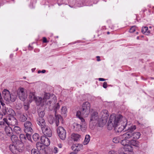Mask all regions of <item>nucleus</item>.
Wrapping results in <instances>:
<instances>
[{"label": "nucleus", "instance_id": "obj_1", "mask_svg": "<svg viewBox=\"0 0 154 154\" xmlns=\"http://www.w3.org/2000/svg\"><path fill=\"white\" fill-rule=\"evenodd\" d=\"M123 118L121 115L116 116L115 114H112L109 117V120L108 123L107 128L109 130H111L120 122H122Z\"/></svg>", "mask_w": 154, "mask_h": 154}, {"label": "nucleus", "instance_id": "obj_2", "mask_svg": "<svg viewBox=\"0 0 154 154\" xmlns=\"http://www.w3.org/2000/svg\"><path fill=\"white\" fill-rule=\"evenodd\" d=\"M98 113L97 112H92L90 115V127L93 129L97 123H98L100 127V124L102 125L100 119L99 118Z\"/></svg>", "mask_w": 154, "mask_h": 154}, {"label": "nucleus", "instance_id": "obj_3", "mask_svg": "<svg viewBox=\"0 0 154 154\" xmlns=\"http://www.w3.org/2000/svg\"><path fill=\"white\" fill-rule=\"evenodd\" d=\"M24 131L26 133V136L29 140L31 142L30 140V136L29 134L27 133H31L33 131L32 128V125L31 122L29 121H26L24 124Z\"/></svg>", "mask_w": 154, "mask_h": 154}, {"label": "nucleus", "instance_id": "obj_4", "mask_svg": "<svg viewBox=\"0 0 154 154\" xmlns=\"http://www.w3.org/2000/svg\"><path fill=\"white\" fill-rule=\"evenodd\" d=\"M100 119H101L100 120L102 125L100 124V127H103L106 122L109 116L107 110L104 109L102 110L99 114Z\"/></svg>", "mask_w": 154, "mask_h": 154}, {"label": "nucleus", "instance_id": "obj_5", "mask_svg": "<svg viewBox=\"0 0 154 154\" xmlns=\"http://www.w3.org/2000/svg\"><path fill=\"white\" fill-rule=\"evenodd\" d=\"M140 133L138 132H127L125 133V135H123V137L125 139L130 138L137 140L140 138Z\"/></svg>", "mask_w": 154, "mask_h": 154}, {"label": "nucleus", "instance_id": "obj_6", "mask_svg": "<svg viewBox=\"0 0 154 154\" xmlns=\"http://www.w3.org/2000/svg\"><path fill=\"white\" fill-rule=\"evenodd\" d=\"M29 97L30 102H31L33 100H35L38 105H40L41 103H43L42 98L38 97H36L34 92H30Z\"/></svg>", "mask_w": 154, "mask_h": 154}, {"label": "nucleus", "instance_id": "obj_7", "mask_svg": "<svg viewBox=\"0 0 154 154\" xmlns=\"http://www.w3.org/2000/svg\"><path fill=\"white\" fill-rule=\"evenodd\" d=\"M50 99H52L51 101L52 103H54L56 100V97L53 94H50L49 93H45L43 99L42 98V103H41V106H43L45 104V102H47V100H49Z\"/></svg>", "mask_w": 154, "mask_h": 154}, {"label": "nucleus", "instance_id": "obj_8", "mask_svg": "<svg viewBox=\"0 0 154 154\" xmlns=\"http://www.w3.org/2000/svg\"><path fill=\"white\" fill-rule=\"evenodd\" d=\"M23 143L16 144L15 143H12L9 146L10 150L12 152H15V150H17L19 152H21L23 149Z\"/></svg>", "mask_w": 154, "mask_h": 154}, {"label": "nucleus", "instance_id": "obj_9", "mask_svg": "<svg viewBox=\"0 0 154 154\" xmlns=\"http://www.w3.org/2000/svg\"><path fill=\"white\" fill-rule=\"evenodd\" d=\"M91 108L90 103L87 102L84 103L81 108L82 113L84 115H87L89 112Z\"/></svg>", "mask_w": 154, "mask_h": 154}, {"label": "nucleus", "instance_id": "obj_10", "mask_svg": "<svg viewBox=\"0 0 154 154\" xmlns=\"http://www.w3.org/2000/svg\"><path fill=\"white\" fill-rule=\"evenodd\" d=\"M122 122H120L114 128L115 130L116 131L118 132H120L126 127V120L125 118H123L122 119Z\"/></svg>", "mask_w": 154, "mask_h": 154}, {"label": "nucleus", "instance_id": "obj_11", "mask_svg": "<svg viewBox=\"0 0 154 154\" xmlns=\"http://www.w3.org/2000/svg\"><path fill=\"white\" fill-rule=\"evenodd\" d=\"M18 97L21 100L24 101L27 97V91L23 88H20L18 90Z\"/></svg>", "mask_w": 154, "mask_h": 154}, {"label": "nucleus", "instance_id": "obj_12", "mask_svg": "<svg viewBox=\"0 0 154 154\" xmlns=\"http://www.w3.org/2000/svg\"><path fill=\"white\" fill-rule=\"evenodd\" d=\"M58 135L60 139L64 140L66 137V132L65 129L62 127L59 126L57 129Z\"/></svg>", "mask_w": 154, "mask_h": 154}, {"label": "nucleus", "instance_id": "obj_13", "mask_svg": "<svg viewBox=\"0 0 154 154\" xmlns=\"http://www.w3.org/2000/svg\"><path fill=\"white\" fill-rule=\"evenodd\" d=\"M3 120L8 125L14 126L17 124V121L16 119L13 116L9 117L8 120L4 118Z\"/></svg>", "mask_w": 154, "mask_h": 154}, {"label": "nucleus", "instance_id": "obj_14", "mask_svg": "<svg viewBox=\"0 0 154 154\" xmlns=\"http://www.w3.org/2000/svg\"><path fill=\"white\" fill-rule=\"evenodd\" d=\"M43 134L45 136L51 137L52 135V132L50 128L47 125L41 129Z\"/></svg>", "mask_w": 154, "mask_h": 154}, {"label": "nucleus", "instance_id": "obj_15", "mask_svg": "<svg viewBox=\"0 0 154 154\" xmlns=\"http://www.w3.org/2000/svg\"><path fill=\"white\" fill-rule=\"evenodd\" d=\"M11 95L9 91L5 89L2 92V95L4 100L8 102H10Z\"/></svg>", "mask_w": 154, "mask_h": 154}, {"label": "nucleus", "instance_id": "obj_16", "mask_svg": "<svg viewBox=\"0 0 154 154\" xmlns=\"http://www.w3.org/2000/svg\"><path fill=\"white\" fill-rule=\"evenodd\" d=\"M37 123L40 126L41 129L46 126L45 120L42 118L38 117L37 120Z\"/></svg>", "mask_w": 154, "mask_h": 154}, {"label": "nucleus", "instance_id": "obj_17", "mask_svg": "<svg viewBox=\"0 0 154 154\" xmlns=\"http://www.w3.org/2000/svg\"><path fill=\"white\" fill-rule=\"evenodd\" d=\"M83 145L81 144H76L73 145L72 149L73 150L76 152L80 151L82 149Z\"/></svg>", "mask_w": 154, "mask_h": 154}, {"label": "nucleus", "instance_id": "obj_18", "mask_svg": "<svg viewBox=\"0 0 154 154\" xmlns=\"http://www.w3.org/2000/svg\"><path fill=\"white\" fill-rule=\"evenodd\" d=\"M42 143L45 146H47L50 144V141L49 139L45 136H42L41 138Z\"/></svg>", "mask_w": 154, "mask_h": 154}, {"label": "nucleus", "instance_id": "obj_19", "mask_svg": "<svg viewBox=\"0 0 154 154\" xmlns=\"http://www.w3.org/2000/svg\"><path fill=\"white\" fill-rule=\"evenodd\" d=\"M11 139L12 142V143L18 144L19 143H23L19 140L18 138V137L15 135H13L11 137Z\"/></svg>", "mask_w": 154, "mask_h": 154}, {"label": "nucleus", "instance_id": "obj_20", "mask_svg": "<svg viewBox=\"0 0 154 154\" xmlns=\"http://www.w3.org/2000/svg\"><path fill=\"white\" fill-rule=\"evenodd\" d=\"M125 134V133L122 135H120V137L121 138V139H122L120 143L122 145L124 146H126L128 145L129 143V141L127 139H129L130 138H124L123 137V136Z\"/></svg>", "mask_w": 154, "mask_h": 154}, {"label": "nucleus", "instance_id": "obj_21", "mask_svg": "<svg viewBox=\"0 0 154 154\" xmlns=\"http://www.w3.org/2000/svg\"><path fill=\"white\" fill-rule=\"evenodd\" d=\"M5 131L6 134L8 136H11L12 130L11 128L9 125L6 126L5 128Z\"/></svg>", "mask_w": 154, "mask_h": 154}, {"label": "nucleus", "instance_id": "obj_22", "mask_svg": "<svg viewBox=\"0 0 154 154\" xmlns=\"http://www.w3.org/2000/svg\"><path fill=\"white\" fill-rule=\"evenodd\" d=\"M80 135L79 134L75 133H72L71 136V137L74 141H77L79 140Z\"/></svg>", "mask_w": 154, "mask_h": 154}, {"label": "nucleus", "instance_id": "obj_23", "mask_svg": "<svg viewBox=\"0 0 154 154\" xmlns=\"http://www.w3.org/2000/svg\"><path fill=\"white\" fill-rule=\"evenodd\" d=\"M52 101V99H50L48 100L47 102H45V103H46V104L49 107V108L50 109H52V107L55 104V103L57 102V97H56V100L55 101L54 103H52L51 101Z\"/></svg>", "mask_w": 154, "mask_h": 154}, {"label": "nucleus", "instance_id": "obj_24", "mask_svg": "<svg viewBox=\"0 0 154 154\" xmlns=\"http://www.w3.org/2000/svg\"><path fill=\"white\" fill-rule=\"evenodd\" d=\"M81 125H80L76 122L73 123L72 125L73 129L75 131H78L81 128Z\"/></svg>", "mask_w": 154, "mask_h": 154}, {"label": "nucleus", "instance_id": "obj_25", "mask_svg": "<svg viewBox=\"0 0 154 154\" xmlns=\"http://www.w3.org/2000/svg\"><path fill=\"white\" fill-rule=\"evenodd\" d=\"M129 143L132 145L135 146L137 147L139 146V142L136 140H129Z\"/></svg>", "mask_w": 154, "mask_h": 154}, {"label": "nucleus", "instance_id": "obj_26", "mask_svg": "<svg viewBox=\"0 0 154 154\" xmlns=\"http://www.w3.org/2000/svg\"><path fill=\"white\" fill-rule=\"evenodd\" d=\"M36 147L39 150H43L44 149H45V145H44L42 143H40L38 142L36 144Z\"/></svg>", "mask_w": 154, "mask_h": 154}, {"label": "nucleus", "instance_id": "obj_27", "mask_svg": "<svg viewBox=\"0 0 154 154\" xmlns=\"http://www.w3.org/2000/svg\"><path fill=\"white\" fill-rule=\"evenodd\" d=\"M126 127H127V129L129 131L128 132H133V131L136 129V126L135 125H132L131 126H130L129 125H128L126 123V125L125 126Z\"/></svg>", "mask_w": 154, "mask_h": 154}, {"label": "nucleus", "instance_id": "obj_28", "mask_svg": "<svg viewBox=\"0 0 154 154\" xmlns=\"http://www.w3.org/2000/svg\"><path fill=\"white\" fill-rule=\"evenodd\" d=\"M17 98V95L15 93H13L11 94L10 97V101L12 102H14Z\"/></svg>", "mask_w": 154, "mask_h": 154}, {"label": "nucleus", "instance_id": "obj_29", "mask_svg": "<svg viewBox=\"0 0 154 154\" xmlns=\"http://www.w3.org/2000/svg\"><path fill=\"white\" fill-rule=\"evenodd\" d=\"M90 137L89 135H86L85 136V140L83 142L84 144L85 145L87 144L90 140Z\"/></svg>", "mask_w": 154, "mask_h": 154}, {"label": "nucleus", "instance_id": "obj_30", "mask_svg": "<svg viewBox=\"0 0 154 154\" xmlns=\"http://www.w3.org/2000/svg\"><path fill=\"white\" fill-rule=\"evenodd\" d=\"M6 111L7 114L10 115L11 116H13L14 114V111L11 109H7L6 110Z\"/></svg>", "mask_w": 154, "mask_h": 154}, {"label": "nucleus", "instance_id": "obj_31", "mask_svg": "<svg viewBox=\"0 0 154 154\" xmlns=\"http://www.w3.org/2000/svg\"><path fill=\"white\" fill-rule=\"evenodd\" d=\"M142 32L143 34L145 33L146 35H148L150 33V31L148 30V27L146 26L142 28Z\"/></svg>", "mask_w": 154, "mask_h": 154}, {"label": "nucleus", "instance_id": "obj_32", "mask_svg": "<svg viewBox=\"0 0 154 154\" xmlns=\"http://www.w3.org/2000/svg\"><path fill=\"white\" fill-rule=\"evenodd\" d=\"M124 149L126 151L128 152H132L133 150V147L130 145L129 144L126 146H125Z\"/></svg>", "mask_w": 154, "mask_h": 154}, {"label": "nucleus", "instance_id": "obj_33", "mask_svg": "<svg viewBox=\"0 0 154 154\" xmlns=\"http://www.w3.org/2000/svg\"><path fill=\"white\" fill-rule=\"evenodd\" d=\"M121 139L120 136L119 137H115L113 139L112 141L115 143H117L119 142Z\"/></svg>", "mask_w": 154, "mask_h": 154}, {"label": "nucleus", "instance_id": "obj_34", "mask_svg": "<svg viewBox=\"0 0 154 154\" xmlns=\"http://www.w3.org/2000/svg\"><path fill=\"white\" fill-rule=\"evenodd\" d=\"M32 138L35 141H37L39 138V134L37 133L34 134L32 136Z\"/></svg>", "mask_w": 154, "mask_h": 154}, {"label": "nucleus", "instance_id": "obj_35", "mask_svg": "<svg viewBox=\"0 0 154 154\" xmlns=\"http://www.w3.org/2000/svg\"><path fill=\"white\" fill-rule=\"evenodd\" d=\"M60 108V106L59 103H57L56 104H54L52 107V108L55 111V113Z\"/></svg>", "mask_w": 154, "mask_h": 154}, {"label": "nucleus", "instance_id": "obj_36", "mask_svg": "<svg viewBox=\"0 0 154 154\" xmlns=\"http://www.w3.org/2000/svg\"><path fill=\"white\" fill-rule=\"evenodd\" d=\"M14 131L17 134H19L21 132L20 128L17 126H15L14 127Z\"/></svg>", "mask_w": 154, "mask_h": 154}, {"label": "nucleus", "instance_id": "obj_37", "mask_svg": "<svg viewBox=\"0 0 154 154\" xmlns=\"http://www.w3.org/2000/svg\"><path fill=\"white\" fill-rule=\"evenodd\" d=\"M60 116L59 115H57L55 113V117L56 121V124L57 126H58L59 124V120Z\"/></svg>", "mask_w": 154, "mask_h": 154}, {"label": "nucleus", "instance_id": "obj_38", "mask_svg": "<svg viewBox=\"0 0 154 154\" xmlns=\"http://www.w3.org/2000/svg\"><path fill=\"white\" fill-rule=\"evenodd\" d=\"M20 138L21 140L20 141L22 143L23 142H24L25 141L26 138V137L25 135L23 134H20Z\"/></svg>", "mask_w": 154, "mask_h": 154}, {"label": "nucleus", "instance_id": "obj_39", "mask_svg": "<svg viewBox=\"0 0 154 154\" xmlns=\"http://www.w3.org/2000/svg\"><path fill=\"white\" fill-rule=\"evenodd\" d=\"M27 119L26 117L23 115H21L20 116V120L22 122H25Z\"/></svg>", "mask_w": 154, "mask_h": 154}, {"label": "nucleus", "instance_id": "obj_40", "mask_svg": "<svg viewBox=\"0 0 154 154\" xmlns=\"http://www.w3.org/2000/svg\"><path fill=\"white\" fill-rule=\"evenodd\" d=\"M61 113L62 114H65L67 111L66 107L65 106H63L61 108Z\"/></svg>", "mask_w": 154, "mask_h": 154}, {"label": "nucleus", "instance_id": "obj_41", "mask_svg": "<svg viewBox=\"0 0 154 154\" xmlns=\"http://www.w3.org/2000/svg\"><path fill=\"white\" fill-rule=\"evenodd\" d=\"M31 153V154H40V153L38 150L35 149H32Z\"/></svg>", "mask_w": 154, "mask_h": 154}, {"label": "nucleus", "instance_id": "obj_42", "mask_svg": "<svg viewBox=\"0 0 154 154\" xmlns=\"http://www.w3.org/2000/svg\"><path fill=\"white\" fill-rule=\"evenodd\" d=\"M29 102H24V108L26 110H27L29 108Z\"/></svg>", "mask_w": 154, "mask_h": 154}, {"label": "nucleus", "instance_id": "obj_43", "mask_svg": "<svg viewBox=\"0 0 154 154\" xmlns=\"http://www.w3.org/2000/svg\"><path fill=\"white\" fill-rule=\"evenodd\" d=\"M45 113L44 111H41L38 113L39 117L43 118L45 115Z\"/></svg>", "mask_w": 154, "mask_h": 154}, {"label": "nucleus", "instance_id": "obj_44", "mask_svg": "<svg viewBox=\"0 0 154 154\" xmlns=\"http://www.w3.org/2000/svg\"><path fill=\"white\" fill-rule=\"evenodd\" d=\"M81 111L80 112L79 111H78L77 112L76 116L79 119L80 118V117H82L81 115Z\"/></svg>", "mask_w": 154, "mask_h": 154}, {"label": "nucleus", "instance_id": "obj_45", "mask_svg": "<svg viewBox=\"0 0 154 154\" xmlns=\"http://www.w3.org/2000/svg\"><path fill=\"white\" fill-rule=\"evenodd\" d=\"M58 151V150L57 148L55 147H54L52 149V152L55 153H57Z\"/></svg>", "mask_w": 154, "mask_h": 154}, {"label": "nucleus", "instance_id": "obj_46", "mask_svg": "<svg viewBox=\"0 0 154 154\" xmlns=\"http://www.w3.org/2000/svg\"><path fill=\"white\" fill-rule=\"evenodd\" d=\"M86 128L87 127L86 126V125H82L81 129L83 131H85Z\"/></svg>", "mask_w": 154, "mask_h": 154}, {"label": "nucleus", "instance_id": "obj_47", "mask_svg": "<svg viewBox=\"0 0 154 154\" xmlns=\"http://www.w3.org/2000/svg\"><path fill=\"white\" fill-rule=\"evenodd\" d=\"M79 119L81 120L82 124L83 125H86L85 120L82 117H80Z\"/></svg>", "mask_w": 154, "mask_h": 154}, {"label": "nucleus", "instance_id": "obj_48", "mask_svg": "<svg viewBox=\"0 0 154 154\" xmlns=\"http://www.w3.org/2000/svg\"><path fill=\"white\" fill-rule=\"evenodd\" d=\"M135 30V26H132L130 29L129 30L130 32L131 33L133 32H134Z\"/></svg>", "mask_w": 154, "mask_h": 154}, {"label": "nucleus", "instance_id": "obj_49", "mask_svg": "<svg viewBox=\"0 0 154 154\" xmlns=\"http://www.w3.org/2000/svg\"><path fill=\"white\" fill-rule=\"evenodd\" d=\"M109 154H116V153L115 151L111 150L109 152Z\"/></svg>", "mask_w": 154, "mask_h": 154}, {"label": "nucleus", "instance_id": "obj_50", "mask_svg": "<svg viewBox=\"0 0 154 154\" xmlns=\"http://www.w3.org/2000/svg\"><path fill=\"white\" fill-rule=\"evenodd\" d=\"M6 124V122L4 121L3 120V121H2L0 122V125H5V124Z\"/></svg>", "mask_w": 154, "mask_h": 154}, {"label": "nucleus", "instance_id": "obj_51", "mask_svg": "<svg viewBox=\"0 0 154 154\" xmlns=\"http://www.w3.org/2000/svg\"><path fill=\"white\" fill-rule=\"evenodd\" d=\"M43 42L44 43H46L47 42V39L45 37L43 38Z\"/></svg>", "mask_w": 154, "mask_h": 154}, {"label": "nucleus", "instance_id": "obj_52", "mask_svg": "<svg viewBox=\"0 0 154 154\" xmlns=\"http://www.w3.org/2000/svg\"><path fill=\"white\" fill-rule=\"evenodd\" d=\"M107 85V83L106 82H104L103 83V87H106Z\"/></svg>", "mask_w": 154, "mask_h": 154}, {"label": "nucleus", "instance_id": "obj_53", "mask_svg": "<svg viewBox=\"0 0 154 154\" xmlns=\"http://www.w3.org/2000/svg\"><path fill=\"white\" fill-rule=\"evenodd\" d=\"M99 80L100 81H105V80L103 78H100L99 79Z\"/></svg>", "mask_w": 154, "mask_h": 154}, {"label": "nucleus", "instance_id": "obj_54", "mask_svg": "<svg viewBox=\"0 0 154 154\" xmlns=\"http://www.w3.org/2000/svg\"><path fill=\"white\" fill-rule=\"evenodd\" d=\"M97 60L98 61H99L100 60V57L99 56H97Z\"/></svg>", "mask_w": 154, "mask_h": 154}, {"label": "nucleus", "instance_id": "obj_55", "mask_svg": "<svg viewBox=\"0 0 154 154\" xmlns=\"http://www.w3.org/2000/svg\"><path fill=\"white\" fill-rule=\"evenodd\" d=\"M46 72L45 70L43 69L41 71V72L42 73H45Z\"/></svg>", "mask_w": 154, "mask_h": 154}, {"label": "nucleus", "instance_id": "obj_56", "mask_svg": "<svg viewBox=\"0 0 154 154\" xmlns=\"http://www.w3.org/2000/svg\"><path fill=\"white\" fill-rule=\"evenodd\" d=\"M76 153L73 152H71L69 154H75Z\"/></svg>", "mask_w": 154, "mask_h": 154}, {"label": "nucleus", "instance_id": "obj_57", "mask_svg": "<svg viewBox=\"0 0 154 154\" xmlns=\"http://www.w3.org/2000/svg\"><path fill=\"white\" fill-rule=\"evenodd\" d=\"M49 122L50 124H52L53 123V120H52L51 121H49Z\"/></svg>", "mask_w": 154, "mask_h": 154}, {"label": "nucleus", "instance_id": "obj_58", "mask_svg": "<svg viewBox=\"0 0 154 154\" xmlns=\"http://www.w3.org/2000/svg\"><path fill=\"white\" fill-rule=\"evenodd\" d=\"M41 72V71H40V70L38 71V73H40Z\"/></svg>", "mask_w": 154, "mask_h": 154}, {"label": "nucleus", "instance_id": "obj_59", "mask_svg": "<svg viewBox=\"0 0 154 154\" xmlns=\"http://www.w3.org/2000/svg\"><path fill=\"white\" fill-rule=\"evenodd\" d=\"M59 147L61 148L62 147V146L61 145H60L59 146Z\"/></svg>", "mask_w": 154, "mask_h": 154}, {"label": "nucleus", "instance_id": "obj_60", "mask_svg": "<svg viewBox=\"0 0 154 154\" xmlns=\"http://www.w3.org/2000/svg\"><path fill=\"white\" fill-rule=\"evenodd\" d=\"M107 34H109V32H107Z\"/></svg>", "mask_w": 154, "mask_h": 154}, {"label": "nucleus", "instance_id": "obj_61", "mask_svg": "<svg viewBox=\"0 0 154 154\" xmlns=\"http://www.w3.org/2000/svg\"><path fill=\"white\" fill-rule=\"evenodd\" d=\"M121 154H125V153L122 152L121 153Z\"/></svg>", "mask_w": 154, "mask_h": 154}, {"label": "nucleus", "instance_id": "obj_62", "mask_svg": "<svg viewBox=\"0 0 154 154\" xmlns=\"http://www.w3.org/2000/svg\"><path fill=\"white\" fill-rule=\"evenodd\" d=\"M29 47H31V46H30V45H29Z\"/></svg>", "mask_w": 154, "mask_h": 154}, {"label": "nucleus", "instance_id": "obj_63", "mask_svg": "<svg viewBox=\"0 0 154 154\" xmlns=\"http://www.w3.org/2000/svg\"><path fill=\"white\" fill-rule=\"evenodd\" d=\"M104 88H106V87H104Z\"/></svg>", "mask_w": 154, "mask_h": 154}, {"label": "nucleus", "instance_id": "obj_64", "mask_svg": "<svg viewBox=\"0 0 154 154\" xmlns=\"http://www.w3.org/2000/svg\"><path fill=\"white\" fill-rule=\"evenodd\" d=\"M149 27L150 28H151V26Z\"/></svg>", "mask_w": 154, "mask_h": 154}]
</instances>
